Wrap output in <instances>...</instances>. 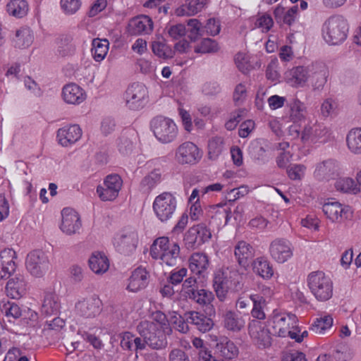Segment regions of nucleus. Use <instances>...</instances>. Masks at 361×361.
Instances as JSON below:
<instances>
[{"label": "nucleus", "mask_w": 361, "mask_h": 361, "mask_svg": "<svg viewBox=\"0 0 361 361\" xmlns=\"http://www.w3.org/2000/svg\"><path fill=\"white\" fill-rule=\"evenodd\" d=\"M140 336L145 338L146 344L153 350L165 349L168 345L167 336L172 334V328L160 329L158 324L144 320L137 327Z\"/></svg>", "instance_id": "nucleus-1"}, {"label": "nucleus", "mask_w": 361, "mask_h": 361, "mask_svg": "<svg viewBox=\"0 0 361 361\" xmlns=\"http://www.w3.org/2000/svg\"><path fill=\"white\" fill-rule=\"evenodd\" d=\"M348 32L347 20L341 15L329 17L322 25V35L326 43L337 45L345 40Z\"/></svg>", "instance_id": "nucleus-2"}, {"label": "nucleus", "mask_w": 361, "mask_h": 361, "mask_svg": "<svg viewBox=\"0 0 361 361\" xmlns=\"http://www.w3.org/2000/svg\"><path fill=\"white\" fill-rule=\"evenodd\" d=\"M308 287L319 301H326L333 295V282L322 271H314L309 274Z\"/></svg>", "instance_id": "nucleus-3"}, {"label": "nucleus", "mask_w": 361, "mask_h": 361, "mask_svg": "<svg viewBox=\"0 0 361 361\" xmlns=\"http://www.w3.org/2000/svg\"><path fill=\"white\" fill-rule=\"evenodd\" d=\"M151 128L156 138L164 144L173 142L178 135V128L173 121L163 116L153 118Z\"/></svg>", "instance_id": "nucleus-4"}, {"label": "nucleus", "mask_w": 361, "mask_h": 361, "mask_svg": "<svg viewBox=\"0 0 361 361\" xmlns=\"http://www.w3.org/2000/svg\"><path fill=\"white\" fill-rule=\"evenodd\" d=\"M153 209L157 217L161 221L170 220L176 209V200L170 192H163L158 195L153 203Z\"/></svg>", "instance_id": "nucleus-5"}, {"label": "nucleus", "mask_w": 361, "mask_h": 361, "mask_svg": "<svg viewBox=\"0 0 361 361\" xmlns=\"http://www.w3.org/2000/svg\"><path fill=\"white\" fill-rule=\"evenodd\" d=\"M297 321V317L293 314H274L271 320L273 334L279 337H290Z\"/></svg>", "instance_id": "nucleus-6"}, {"label": "nucleus", "mask_w": 361, "mask_h": 361, "mask_svg": "<svg viewBox=\"0 0 361 361\" xmlns=\"http://www.w3.org/2000/svg\"><path fill=\"white\" fill-rule=\"evenodd\" d=\"M202 157V152L198 147L192 142H185L180 145L175 153V159L180 164H195Z\"/></svg>", "instance_id": "nucleus-7"}, {"label": "nucleus", "mask_w": 361, "mask_h": 361, "mask_svg": "<svg viewBox=\"0 0 361 361\" xmlns=\"http://www.w3.org/2000/svg\"><path fill=\"white\" fill-rule=\"evenodd\" d=\"M49 262L45 253L39 250L30 252L26 258V268L36 277L42 276L49 269Z\"/></svg>", "instance_id": "nucleus-8"}, {"label": "nucleus", "mask_w": 361, "mask_h": 361, "mask_svg": "<svg viewBox=\"0 0 361 361\" xmlns=\"http://www.w3.org/2000/svg\"><path fill=\"white\" fill-rule=\"evenodd\" d=\"M137 243V232L133 228L124 229L114 240L116 249L125 255H130L134 252Z\"/></svg>", "instance_id": "nucleus-9"}, {"label": "nucleus", "mask_w": 361, "mask_h": 361, "mask_svg": "<svg viewBox=\"0 0 361 361\" xmlns=\"http://www.w3.org/2000/svg\"><path fill=\"white\" fill-rule=\"evenodd\" d=\"M212 237L210 231L204 224H197L190 228L184 237L188 249L194 250L200 247Z\"/></svg>", "instance_id": "nucleus-10"}, {"label": "nucleus", "mask_w": 361, "mask_h": 361, "mask_svg": "<svg viewBox=\"0 0 361 361\" xmlns=\"http://www.w3.org/2000/svg\"><path fill=\"white\" fill-rule=\"evenodd\" d=\"M122 180L117 174L109 175L104 180L102 185H99L97 192L102 201H112L115 200L122 186Z\"/></svg>", "instance_id": "nucleus-11"}, {"label": "nucleus", "mask_w": 361, "mask_h": 361, "mask_svg": "<svg viewBox=\"0 0 361 361\" xmlns=\"http://www.w3.org/2000/svg\"><path fill=\"white\" fill-rule=\"evenodd\" d=\"M248 331L252 340L259 348H267L271 345L270 332L262 322L252 320L249 323Z\"/></svg>", "instance_id": "nucleus-12"}, {"label": "nucleus", "mask_w": 361, "mask_h": 361, "mask_svg": "<svg viewBox=\"0 0 361 361\" xmlns=\"http://www.w3.org/2000/svg\"><path fill=\"white\" fill-rule=\"evenodd\" d=\"M329 69L323 62H314L308 66V79L314 90H321L327 81Z\"/></svg>", "instance_id": "nucleus-13"}, {"label": "nucleus", "mask_w": 361, "mask_h": 361, "mask_svg": "<svg viewBox=\"0 0 361 361\" xmlns=\"http://www.w3.org/2000/svg\"><path fill=\"white\" fill-rule=\"evenodd\" d=\"M269 253L274 260L284 263L293 255V248L290 242L284 238H276L269 245Z\"/></svg>", "instance_id": "nucleus-14"}, {"label": "nucleus", "mask_w": 361, "mask_h": 361, "mask_svg": "<svg viewBox=\"0 0 361 361\" xmlns=\"http://www.w3.org/2000/svg\"><path fill=\"white\" fill-rule=\"evenodd\" d=\"M330 135L329 130L322 123H309L305 126L301 138L303 141L310 140L314 142H325L329 139Z\"/></svg>", "instance_id": "nucleus-15"}, {"label": "nucleus", "mask_w": 361, "mask_h": 361, "mask_svg": "<svg viewBox=\"0 0 361 361\" xmlns=\"http://www.w3.org/2000/svg\"><path fill=\"white\" fill-rule=\"evenodd\" d=\"M101 300L96 295H92L78 300L75 305L78 314L92 318L100 312Z\"/></svg>", "instance_id": "nucleus-16"}, {"label": "nucleus", "mask_w": 361, "mask_h": 361, "mask_svg": "<svg viewBox=\"0 0 361 361\" xmlns=\"http://www.w3.org/2000/svg\"><path fill=\"white\" fill-rule=\"evenodd\" d=\"M146 87L141 83H133L126 90V100L130 109L137 110L143 106V102L147 96Z\"/></svg>", "instance_id": "nucleus-17"}, {"label": "nucleus", "mask_w": 361, "mask_h": 361, "mask_svg": "<svg viewBox=\"0 0 361 361\" xmlns=\"http://www.w3.org/2000/svg\"><path fill=\"white\" fill-rule=\"evenodd\" d=\"M341 171V164L337 161L328 159L317 165L314 176L318 179L329 180L338 176Z\"/></svg>", "instance_id": "nucleus-18"}, {"label": "nucleus", "mask_w": 361, "mask_h": 361, "mask_svg": "<svg viewBox=\"0 0 361 361\" xmlns=\"http://www.w3.org/2000/svg\"><path fill=\"white\" fill-rule=\"evenodd\" d=\"M61 231L67 235L75 233L80 228L81 223L78 213L73 209L65 208L61 212Z\"/></svg>", "instance_id": "nucleus-19"}, {"label": "nucleus", "mask_w": 361, "mask_h": 361, "mask_svg": "<svg viewBox=\"0 0 361 361\" xmlns=\"http://www.w3.org/2000/svg\"><path fill=\"white\" fill-rule=\"evenodd\" d=\"M62 97L66 103L78 105L85 100L86 93L79 85L70 83L63 87Z\"/></svg>", "instance_id": "nucleus-20"}, {"label": "nucleus", "mask_w": 361, "mask_h": 361, "mask_svg": "<svg viewBox=\"0 0 361 361\" xmlns=\"http://www.w3.org/2000/svg\"><path fill=\"white\" fill-rule=\"evenodd\" d=\"M15 258L16 252L12 249H4L0 252V279L8 278L15 271Z\"/></svg>", "instance_id": "nucleus-21"}, {"label": "nucleus", "mask_w": 361, "mask_h": 361, "mask_svg": "<svg viewBox=\"0 0 361 361\" xmlns=\"http://www.w3.org/2000/svg\"><path fill=\"white\" fill-rule=\"evenodd\" d=\"M27 290V283L23 275L17 274L7 282L6 291L7 295L13 299H19Z\"/></svg>", "instance_id": "nucleus-22"}, {"label": "nucleus", "mask_w": 361, "mask_h": 361, "mask_svg": "<svg viewBox=\"0 0 361 361\" xmlns=\"http://www.w3.org/2000/svg\"><path fill=\"white\" fill-rule=\"evenodd\" d=\"M284 79L293 87H303L308 80V66H296L288 70Z\"/></svg>", "instance_id": "nucleus-23"}, {"label": "nucleus", "mask_w": 361, "mask_h": 361, "mask_svg": "<svg viewBox=\"0 0 361 361\" xmlns=\"http://www.w3.org/2000/svg\"><path fill=\"white\" fill-rule=\"evenodd\" d=\"M185 317L188 323L194 325L197 330L202 333L209 331L214 324L211 318L195 311L185 312Z\"/></svg>", "instance_id": "nucleus-24"}, {"label": "nucleus", "mask_w": 361, "mask_h": 361, "mask_svg": "<svg viewBox=\"0 0 361 361\" xmlns=\"http://www.w3.org/2000/svg\"><path fill=\"white\" fill-rule=\"evenodd\" d=\"M82 135V130L79 126L72 125L59 129L57 138L59 143L63 147L71 145L77 142Z\"/></svg>", "instance_id": "nucleus-25"}, {"label": "nucleus", "mask_w": 361, "mask_h": 361, "mask_svg": "<svg viewBox=\"0 0 361 361\" xmlns=\"http://www.w3.org/2000/svg\"><path fill=\"white\" fill-rule=\"evenodd\" d=\"M149 274L145 268L135 269L130 279L127 289L131 292H137L144 288L148 282Z\"/></svg>", "instance_id": "nucleus-26"}, {"label": "nucleus", "mask_w": 361, "mask_h": 361, "mask_svg": "<svg viewBox=\"0 0 361 361\" xmlns=\"http://www.w3.org/2000/svg\"><path fill=\"white\" fill-rule=\"evenodd\" d=\"M322 210L326 217L332 222L341 221L347 212L345 207L337 201L325 202L322 207Z\"/></svg>", "instance_id": "nucleus-27"}, {"label": "nucleus", "mask_w": 361, "mask_h": 361, "mask_svg": "<svg viewBox=\"0 0 361 361\" xmlns=\"http://www.w3.org/2000/svg\"><path fill=\"white\" fill-rule=\"evenodd\" d=\"M89 267L96 274L100 275L106 272L109 268V261L102 252H93L89 259Z\"/></svg>", "instance_id": "nucleus-28"}, {"label": "nucleus", "mask_w": 361, "mask_h": 361, "mask_svg": "<svg viewBox=\"0 0 361 361\" xmlns=\"http://www.w3.org/2000/svg\"><path fill=\"white\" fill-rule=\"evenodd\" d=\"M152 49L156 56L164 59L173 58L175 54V51L166 43V39L159 35L152 40Z\"/></svg>", "instance_id": "nucleus-29"}, {"label": "nucleus", "mask_w": 361, "mask_h": 361, "mask_svg": "<svg viewBox=\"0 0 361 361\" xmlns=\"http://www.w3.org/2000/svg\"><path fill=\"white\" fill-rule=\"evenodd\" d=\"M216 351L221 357L228 360L233 359L238 355V348L226 337L220 338L216 345Z\"/></svg>", "instance_id": "nucleus-30"}, {"label": "nucleus", "mask_w": 361, "mask_h": 361, "mask_svg": "<svg viewBox=\"0 0 361 361\" xmlns=\"http://www.w3.org/2000/svg\"><path fill=\"white\" fill-rule=\"evenodd\" d=\"M209 261L207 255L202 252L193 253L189 259V267L195 274H201L207 269Z\"/></svg>", "instance_id": "nucleus-31"}, {"label": "nucleus", "mask_w": 361, "mask_h": 361, "mask_svg": "<svg viewBox=\"0 0 361 361\" xmlns=\"http://www.w3.org/2000/svg\"><path fill=\"white\" fill-rule=\"evenodd\" d=\"M234 255L240 266L247 265V261L254 255L252 247L245 241H239L235 246Z\"/></svg>", "instance_id": "nucleus-32"}, {"label": "nucleus", "mask_w": 361, "mask_h": 361, "mask_svg": "<svg viewBox=\"0 0 361 361\" xmlns=\"http://www.w3.org/2000/svg\"><path fill=\"white\" fill-rule=\"evenodd\" d=\"M224 326L228 331H240L245 326V321L242 317L235 312L226 311L223 315Z\"/></svg>", "instance_id": "nucleus-33"}, {"label": "nucleus", "mask_w": 361, "mask_h": 361, "mask_svg": "<svg viewBox=\"0 0 361 361\" xmlns=\"http://www.w3.org/2000/svg\"><path fill=\"white\" fill-rule=\"evenodd\" d=\"M130 27L133 34L138 35L141 33H149L153 29V22L152 19L142 16L133 18L130 23Z\"/></svg>", "instance_id": "nucleus-34"}, {"label": "nucleus", "mask_w": 361, "mask_h": 361, "mask_svg": "<svg viewBox=\"0 0 361 361\" xmlns=\"http://www.w3.org/2000/svg\"><path fill=\"white\" fill-rule=\"evenodd\" d=\"M59 297L53 293H46L42 305V312L46 316H56L60 310Z\"/></svg>", "instance_id": "nucleus-35"}, {"label": "nucleus", "mask_w": 361, "mask_h": 361, "mask_svg": "<svg viewBox=\"0 0 361 361\" xmlns=\"http://www.w3.org/2000/svg\"><path fill=\"white\" fill-rule=\"evenodd\" d=\"M290 108V118L294 123L299 122L305 119L307 109L303 102L298 97H293L288 103Z\"/></svg>", "instance_id": "nucleus-36"}, {"label": "nucleus", "mask_w": 361, "mask_h": 361, "mask_svg": "<svg viewBox=\"0 0 361 361\" xmlns=\"http://www.w3.org/2000/svg\"><path fill=\"white\" fill-rule=\"evenodd\" d=\"M172 247V243L167 237L157 238L150 247V255L154 259H159L162 254H169Z\"/></svg>", "instance_id": "nucleus-37"}, {"label": "nucleus", "mask_w": 361, "mask_h": 361, "mask_svg": "<svg viewBox=\"0 0 361 361\" xmlns=\"http://www.w3.org/2000/svg\"><path fill=\"white\" fill-rule=\"evenodd\" d=\"M253 271L264 279H269L274 274V269L269 261L264 257L255 259L252 264Z\"/></svg>", "instance_id": "nucleus-38"}, {"label": "nucleus", "mask_w": 361, "mask_h": 361, "mask_svg": "<svg viewBox=\"0 0 361 361\" xmlns=\"http://www.w3.org/2000/svg\"><path fill=\"white\" fill-rule=\"evenodd\" d=\"M33 33L27 27H22L16 30L13 39L16 47L24 49L30 47L33 42Z\"/></svg>", "instance_id": "nucleus-39"}, {"label": "nucleus", "mask_w": 361, "mask_h": 361, "mask_svg": "<svg viewBox=\"0 0 361 361\" xmlns=\"http://www.w3.org/2000/svg\"><path fill=\"white\" fill-rule=\"evenodd\" d=\"M6 11L10 16L21 18L27 14L29 6L25 0H11L6 5Z\"/></svg>", "instance_id": "nucleus-40"}, {"label": "nucleus", "mask_w": 361, "mask_h": 361, "mask_svg": "<svg viewBox=\"0 0 361 361\" xmlns=\"http://www.w3.org/2000/svg\"><path fill=\"white\" fill-rule=\"evenodd\" d=\"M348 149L354 154H361V129L350 130L346 137Z\"/></svg>", "instance_id": "nucleus-41"}, {"label": "nucleus", "mask_w": 361, "mask_h": 361, "mask_svg": "<svg viewBox=\"0 0 361 361\" xmlns=\"http://www.w3.org/2000/svg\"><path fill=\"white\" fill-rule=\"evenodd\" d=\"M109 44L107 39H93L91 52L95 61H101L105 58L108 52Z\"/></svg>", "instance_id": "nucleus-42"}, {"label": "nucleus", "mask_w": 361, "mask_h": 361, "mask_svg": "<svg viewBox=\"0 0 361 361\" xmlns=\"http://www.w3.org/2000/svg\"><path fill=\"white\" fill-rule=\"evenodd\" d=\"M249 298L253 303V308L251 311L252 316L259 320L264 319L266 314L264 312V307L266 301L264 297L257 294H252Z\"/></svg>", "instance_id": "nucleus-43"}, {"label": "nucleus", "mask_w": 361, "mask_h": 361, "mask_svg": "<svg viewBox=\"0 0 361 361\" xmlns=\"http://www.w3.org/2000/svg\"><path fill=\"white\" fill-rule=\"evenodd\" d=\"M213 286L216 291L217 297L220 300H223L227 292V280L224 276V273L219 271L215 274L213 281Z\"/></svg>", "instance_id": "nucleus-44"}, {"label": "nucleus", "mask_w": 361, "mask_h": 361, "mask_svg": "<svg viewBox=\"0 0 361 361\" xmlns=\"http://www.w3.org/2000/svg\"><path fill=\"white\" fill-rule=\"evenodd\" d=\"M224 149V140L221 137H212L208 143V156L210 159H216Z\"/></svg>", "instance_id": "nucleus-45"}, {"label": "nucleus", "mask_w": 361, "mask_h": 361, "mask_svg": "<svg viewBox=\"0 0 361 361\" xmlns=\"http://www.w3.org/2000/svg\"><path fill=\"white\" fill-rule=\"evenodd\" d=\"M159 259L168 266L176 265L180 259V247L178 243H172L171 252L169 254H162Z\"/></svg>", "instance_id": "nucleus-46"}, {"label": "nucleus", "mask_w": 361, "mask_h": 361, "mask_svg": "<svg viewBox=\"0 0 361 361\" xmlns=\"http://www.w3.org/2000/svg\"><path fill=\"white\" fill-rule=\"evenodd\" d=\"M335 187L337 190L343 192L356 193L359 190L354 180L348 177L338 179L335 183Z\"/></svg>", "instance_id": "nucleus-47"}, {"label": "nucleus", "mask_w": 361, "mask_h": 361, "mask_svg": "<svg viewBox=\"0 0 361 361\" xmlns=\"http://www.w3.org/2000/svg\"><path fill=\"white\" fill-rule=\"evenodd\" d=\"M214 299V294L205 289H197L190 300L202 306H208Z\"/></svg>", "instance_id": "nucleus-48"}, {"label": "nucleus", "mask_w": 361, "mask_h": 361, "mask_svg": "<svg viewBox=\"0 0 361 361\" xmlns=\"http://www.w3.org/2000/svg\"><path fill=\"white\" fill-rule=\"evenodd\" d=\"M333 324V318L330 315H325L317 319L311 327V331L317 334H324V331L331 328Z\"/></svg>", "instance_id": "nucleus-49"}, {"label": "nucleus", "mask_w": 361, "mask_h": 361, "mask_svg": "<svg viewBox=\"0 0 361 361\" xmlns=\"http://www.w3.org/2000/svg\"><path fill=\"white\" fill-rule=\"evenodd\" d=\"M161 173L159 169H154L145 176L141 181V186L146 190L154 188L161 180Z\"/></svg>", "instance_id": "nucleus-50"}, {"label": "nucleus", "mask_w": 361, "mask_h": 361, "mask_svg": "<svg viewBox=\"0 0 361 361\" xmlns=\"http://www.w3.org/2000/svg\"><path fill=\"white\" fill-rule=\"evenodd\" d=\"M188 37L191 41H196L200 36L204 35V29L202 23L195 18L190 19L188 21Z\"/></svg>", "instance_id": "nucleus-51"}, {"label": "nucleus", "mask_w": 361, "mask_h": 361, "mask_svg": "<svg viewBox=\"0 0 361 361\" xmlns=\"http://www.w3.org/2000/svg\"><path fill=\"white\" fill-rule=\"evenodd\" d=\"M0 309L6 317H12L14 319H18L22 315L20 307L14 302L9 301L6 302H2L0 304Z\"/></svg>", "instance_id": "nucleus-52"}, {"label": "nucleus", "mask_w": 361, "mask_h": 361, "mask_svg": "<svg viewBox=\"0 0 361 361\" xmlns=\"http://www.w3.org/2000/svg\"><path fill=\"white\" fill-rule=\"evenodd\" d=\"M219 49L217 43L209 38H204L200 43V45H197L195 48V51L196 53H211L216 52Z\"/></svg>", "instance_id": "nucleus-53"}, {"label": "nucleus", "mask_w": 361, "mask_h": 361, "mask_svg": "<svg viewBox=\"0 0 361 361\" xmlns=\"http://www.w3.org/2000/svg\"><path fill=\"white\" fill-rule=\"evenodd\" d=\"M61 8L66 15L75 13L80 8V0H61Z\"/></svg>", "instance_id": "nucleus-54"}, {"label": "nucleus", "mask_w": 361, "mask_h": 361, "mask_svg": "<svg viewBox=\"0 0 361 361\" xmlns=\"http://www.w3.org/2000/svg\"><path fill=\"white\" fill-rule=\"evenodd\" d=\"M331 357L337 361H348L352 355L345 345H339L331 353Z\"/></svg>", "instance_id": "nucleus-55"}, {"label": "nucleus", "mask_w": 361, "mask_h": 361, "mask_svg": "<svg viewBox=\"0 0 361 361\" xmlns=\"http://www.w3.org/2000/svg\"><path fill=\"white\" fill-rule=\"evenodd\" d=\"M121 338L120 345L125 350L133 351V334L129 331L122 333L119 335Z\"/></svg>", "instance_id": "nucleus-56"}, {"label": "nucleus", "mask_w": 361, "mask_h": 361, "mask_svg": "<svg viewBox=\"0 0 361 361\" xmlns=\"http://www.w3.org/2000/svg\"><path fill=\"white\" fill-rule=\"evenodd\" d=\"M186 8L189 15H195L200 12L204 6V0H186Z\"/></svg>", "instance_id": "nucleus-57"}, {"label": "nucleus", "mask_w": 361, "mask_h": 361, "mask_svg": "<svg viewBox=\"0 0 361 361\" xmlns=\"http://www.w3.org/2000/svg\"><path fill=\"white\" fill-rule=\"evenodd\" d=\"M247 97V90L245 86L240 83L236 85L233 92V101L238 105L243 102Z\"/></svg>", "instance_id": "nucleus-58"}, {"label": "nucleus", "mask_w": 361, "mask_h": 361, "mask_svg": "<svg viewBox=\"0 0 361 361\" xmlns=\"http://www.w3.org/2000/svg\"><path fill=\"white\" fill-rule=\"evenodd\" d=\"M188 270L186 268H181L177 271H173L169 276V282L173 285L180 283L183 278L186 276Z\"/></svg>", "instance_id": "nucleus-59"}, {"label": "nucleus", "mask_w": 361, "mask_h": 361, "mask_svg": "<svg viewBox=\"0 0 361 361\" xmlns=\"http://www.w3.org/2000/svg\"><path fill=\"white\" fill-rule=\"evenodd\" d=\"M168 34L173 39H178L184 36L186 32L185 27L183 24H177L171 25L168 28Z\"/></svg>", "instance_id": "nucleus-60"}, {"label": "nucleus", "mask_w": 361, "mask_h": 361, "mask_svg": "<svg viewBox=\"0 0 361 361\" xmlns=\"http://www.w3.org/2000/svg\"><path fill=\"white\" fill-rule=\"evenodd\" d=\"M305 167L303 165L298 164L288 169L287 173L289 178L292 180H299L304 174Z\"/></svg>", "instance_id": "nucleus-61"}, {"label": "nucleus", "mask_w": 361, "mask_h": 361, "mask_svg": "<svg viewBox=\"0 0 361 361\" xmlns=\"http://www.w3.org/2000/svg\"><path fill=\"white\" fill-rule=\"evenodd\" d=\"M204 32L214 36L220 32V25L214 18H210L204 27H203Z\"/></svg>", "instance_id": "nucleus-62"}, {"label": "nucleus", "mask_w": 361, "mask_h": 361, "mask_svg": "<svg viewBox=\"0 0 361 361\" xmlns=\"http://www.w3.org/2000/svg\"><path fill=\"white\" fill-rule=\"evenodd\" d=\"M298 11V6H292L288 11H286L285 15L283 17L282 23L291 25L295 20Z\"/></svg>", "instance_id": "nucleus-63"}, {"label": "nucleus", "mask_w": 361, "mask_h": 361, "mask_svg": "<svg viewBox=\"0 0 361 361\" xmlns=\"http://www.w3.org/2000/svg\"><path fill=\"white\" fill-rule=\"evenodd\" d=\"M170 361H190L186 353L178 348L173 349L169 354Z\"/></svg>", "instance_id": "nucleus-64"}]
</instances>
